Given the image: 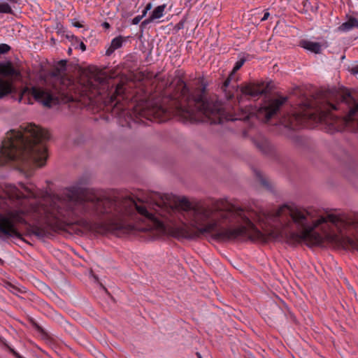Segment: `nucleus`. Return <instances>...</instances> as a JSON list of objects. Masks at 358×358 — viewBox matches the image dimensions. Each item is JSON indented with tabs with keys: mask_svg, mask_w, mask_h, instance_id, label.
Returning a JSON list of instances; mask_svg holds the SVG:
<instances>
[{
	"mask_svg": "<svg viewBox=\"0 0 358 358\" xmlns=\"http://www.w3.org/2000/svg\"><path fill=\"white\" fill-rule=\"evenodd\" d=\"M15 90L12 80L0 78V99L15 92Z\"/></svg>",
	"mask_w": 358,
	"mask_h": 358,
	"instance_id": "9d476101",
	"label": "nucleus"
},
{
	"mask_svg": "<svg viewBox=\"0 0 358 358\" xmlns=\"http://www.w3.org/2000/svg\"><path fill=\"white\" fill-rule=\"evenodd\" d=\"M72 52V49L71 48H69L68 50V54L70 55Z\"/></svg>",
	"mask_w": 358,
	"mask_h": 358,
	"instance_id": "72a5a7b5",
	"label": "nucleus"
},
{
	"mask_svg": "<svg viewBox=\"0 0 358 358\" xmlns=\"http://www.w3.org/2000/svg\"><path fill=\"white\" fill-rule=\"evenodd\" d=\"M29 95H31L36 101L49 108L52 106V103H56L57 101L56 97L50 90L41 87H24L20 93L19 101H22L25 96Z\"/></svg>",
	"mask_w": 358,
	"mask_h": 358,
	"instance_id": "39448f33",
	"label": "nucleus"
},
{
	"mask_svg": "<svg viewBox=\"0 0 358 358\" xmlns=\"http://www.w3.org/2000/svg\"><path fill=\"white\" fill-rule=\"evenodd\" d=\"M0 262H1V259H0Z\"/></svg>",
	"mask_w": 358,
	"mask_h": 358,
	"instance_id": "58836bf2",
	"label": "nucleus"
},
{
	"mask_svg": "<svg viewBox=\"0 0 358 358\" xmlns=\"http://www.w3.org/2000/svg\"><path fill=\"white\" fill-rule=\"evenodd\" d=\"M10 3H17V0H8Z\"/></svg>",
	"mask_w": 358,
	"mask_h": 358,
	"instance_id": "f704fd0d",
	"label": "nucleus"
},
{
	"mask_svg": "<svg viewBox=\"0 0 358 358\" xmlns=\"http://www.w3.org/2000/svg\"><path fill=\"white\" fill-rule=\"evenodd\" d=\"M355 28H358V20L354 17H350V18L345 22L342 23L338 29L340 31H349Z\"/></svg>",
	"mask_w": 358,
	"mask_h": 358,
	"instance_id": "4468645a",
	"label": "nucleus"
},
{
	"mask_svg": "<svg viewBox=\"0 0 358 358\" xmlns=\"http://www.w3.org/2000/svg\"><path fill=\"white\" fill-rule=\"evenodd\" d=\"M9 351L16 357V358H22V357L13 348L10 347H8Z\"/></svg>",
	"mask_w": 358,
	"mask_h": 358,
	"instance_id": "412c9836",
	"label": "nucleus"
},
{
	"mask_svg": "<svg viewBox=\"0 0 358 358\" xmlns=\"http://www.w3.org/2000/svg\"><path fill=\"white\" fill-rule=\"evenodd\" d=\"M328 101L324 109L316 114L310 108L303 111H296L285 120V127L299 129L308 126V122L320 121L330 127L331 131H339L341 125L358 126V102L352 96L348 89L332 88L327 92Z\"/></svg>",
	"mask_w": 358,
	"mask_h": 358,
	"instance_id": "f03ea898",
	"label": "nucleus"
},
{
	"mask_svg": "<svg viewBox=\"0 0 358 358\" xmlns=\"http://www.w3.org/2000/svg\"><path fill=\"white\" fill-rule=\"evenodd\" d=\"M102 26L104 27V28H109L110 27V24L108 22H104L103 24H102Z\"/></svg>",
	"mask_w": 358,
	"mask_h": 358,
	"instance_id": "c756f323",
	"label": "nucleus"
},
{
	"mask_svg": "<svg viewBox=\"0 0 358 358\" xmlns=\"http://www.w3.org/2000/svg\"><path fill=\"white\" fill-rule=\"evenodd\" d=\"M148 12V11L144 8V10L142 12V15H140V16H142V18L144 17L147 15Z\"/></svg>",
	"mask_w": 358,
	"mask_h": 358,
	"instance_id": "7c9ffc66",
	"label": "nucleus"
},
{
	"mask_svg": "<svg viewBox=\"0 0 358 358\" xmlns=\"http://www.w3.org/2000/svg\"><path fill=\"white\" fill-rule=\"evenodd\" d=\"M196 355H197V357H198L199 358H201V355H200L199 352H197V353H196Z\"/></svg>",
	"mask_w": 358,
	"mask_h": 358,
	"instance_id": "4c0bfd02",
	"label": "nucleus"
},
{
	"mask_svg": "<svg viewBox=\"0 0 358 358\" xmlns=\"http://www.w3.org/2000/svg\"><path fill=\"white\" fill-rule=\"evenodd\" d=\"M10 49V47L5 43L0 44V54H4L8 52Z\"/></svg>",
	"mask_w": 358,
	"mask_h": 358,
	"instance_id": "6ab92c4d",
	"label": "nucleus"
},
{
	"mask_svg": "<svg viewBox=\"0 0 358 358\" xmlns=\"http://www.w3.org/2000/svg\"><path fill=\"white\" fill-rule=\"evenodd\" d=\"M152 3H150H150H148L145 6V9L146 10L149 11L150 10H151V9H152Z\"/></svg>",
	"mask_w": 358,
	"mask_h": 358,
	"instance_id": "cd10ccee",
	"label": "nucleus"
},
{
	"mask_svg": "<svg viewBox=\"0 0 358 358\" xmlns=\"http://www.w3.org/2000/svg\"><path fill=\"white\" fill-rule=\"evenodd\" d=\"M124 87L123 83L117 84L113 89L111 87L108 94V103L113 104L111 114L118 119V122L122 127H132V123L137 122L138 117H134L133 113L124 108L120 103V98L124 99Z\"/></svg>",
	"mask_w": 358,
	"mask_h": 358,
	"instance_id": "20e7f679",
	"label": "nucleus"
},
{
	"mask_svg": "<svg viewBox=\"0 0 358 358\" xmlns=\"http://www.w3.org/2000/svg\"><path fill=\"white\" fill-rule=\"evenodd\" d=\"M123 42V38L121 36H119L115 38H113L111 41L110 45L113 47V50H117L122 47Z\"/></svg>",
	"mask_w": 358,
	"mask_h": 358,
	"instance_id": "f3484780",
	"label": "nucleus"
},
{
	"mask_svg": "<svg viewBox=\"0 0 358 358\" xmlns=\"http://www.w3.org/2000/svg\"><path fill=\"white\" fill-rule=\"evenodd\" d=\"M9 351L16 357V358H22V357L13 348L10 347H8Z\"/></svg>",
	"mask_w": 358,
	"mask_h": 358,
	"instance_id": "5701e85b",
	"label": "nucleus"
},
{
	"mask_svg": "<svg viewBox=\"0 0 358 358\" xmlns=\"http://www.w3.org/2000/svg\"><path fill=\"white\" fill-rule=\"evenodd\" d=\"M66 63L67 60L66 59H62L59 61L52 72V76L54 77H57L59 76L62 73L65 72L66 70Z\"/></svg>",
	"mask_w": 358,
	"mask_h": 358,
	"instance_id": "2eb2a0df",
	"label": "nucleus"
},
{
	"mask_svg": "<svg viewBox=\"0 0 358 358\" xmlns=\"http://www.w3.org/2000/svg\"><path fill=\"white\" fill-rule=\"evenodd\" d=\"M9 286H10L13 289L17 290V289L15 286H13L11 285H9Z\"/></svg>",
	"mask_w": 358,
	"mask_h": 358,
	"instance_id": "c9c22d12",
	"label": "nucleus"
},
{
	"mask_svg": "<svg viewBox=\"0 0 358 358\" xmlns=\"http://www.w3.org/2000/svg\"><path fill=\"white\" fill-rule=\"evenodd\" d=\"M141 20H142V16L138 15L132 20L131 23L133 24H138L141 22Z\"/></svg>",
	"mask_w": 358,
	"mask_h": 358,
	"instance_id": "aec40b11",
	"label": "nucleus"
},
{
	"mask_svg": "<svg viewBox=\"0 0 358 358\" xmlns=\"http://www.w3.org/2000/svg\"><path fill=\"white\" fill-rule=\"evenodd\" d=\"M0 13L13 14V11L8 3H0Z\"/></svg>",
	"mask_w": 358,
	"mask_h": 358,
	"instance_id": "a211bd4d",
	"label": "nucleus"
},
{
	"mask_svg": "<svg viewBox=\"0 0 358 358\" xmlns=\"http://www.w3.org/2000/svg\"><path fill=\"white\" fill-rule=\"evenodd\" d=\"M90 89L93 90H96L99 94H101V90H109L110 85L108 83V80L106 77L101 75H95L94 78V81L91 79L88 80Z\"/></svg>",
	"mask_w": 358,
	"mask_h": 358,
	"instance_id": "1a4fd4ad",
	"label": "nucleus"
},
{
	"mask_svg": "<svg viewBox=\"0 0 358 358\" xmlns=\"http://www.w3.org/2000/svg\"><path fill=\"white\" fill-rule=\"evenodd\" d=\"M264 83H245L240 86L241 95L238 97L240 103L243 96L258 98L266 93V90L263 87Z\"/></svg>",
	"mask_w": 358,
	"mask_h": 358,
	"instance_id": "423d86ee",
	"label": "nucleus"
},
{
	"mask_svg": "<svg viewBox=\"0 0 358 358\" xmlns=\"http://www.w3.org/2000/svg\"><path fill=\"white\" fill-rule=\"evenodd\" d=\"M166 7V4L157 6L152 12L150 16L143 20L141 24V28L143 29L147 24L157 19H159L164 15V10Z\"/></svg>",
	"mask_w": 358,
	"mask_h": 358,
	"instance_id": "f8f14e48",
	"label": "nucleus"
},
{
	"mask_svg": "<svg viewBox=\"0 0 358 358\" xmlns=\"http://www.w3.org/2000/svg\"><path fill=\"white\" fill-rule=\"evenodd\" d=\"M169 102L166 106L147 104L138 115L147 119L157 118L168 113H174L185 122H208L222 124L224 121L250 120L257 118L268 122L277 115L282 106L287 101L286 97L270 99L265 101L261 107L241 108L238 113L231 114L225 110L222 103L215 95L208 96L206 87L191 92L185 81L178 78L176 81L174 93L164 101Z\"/></svg>",
	"mask_w": 358,
	"mask_h": 358,
	"instance_id": "f257e3e1",
	"label": "nucleus"
},
{
	"mask_svg": "<svg viewBox=\"0 0 358 358\" xmlns=\"http://www.w3.org/2000/svg\"><path fill=\"white\" fill-rule=\"evenodd\" d=\"M255 174L256 176V178L257 180L259 182V183L266 189L271 190V185L268 180V179L265 177L261 171L258 170L254 171Z\"/></svg>",
	"mask_w": 358,
	"mask_h": 358,
	"instance_id": "dca6fc26",
	"label": "nucleus"
},
{
	"mask_svg": "<svg viewBox=\"0 0 358 358\" xmlns=\"http://www.w3.org/2000/svg\"><path fill=\"white\" fill-rule=\"evenodd\" d=\"M132 14H133V13H127L122 14V16H123L124 17H128L129 16L132 15Z\"/></svg>",
	"mask_w": 358,
	"mask_h": 358,
	"instance_id": "2f4dec72",
	"label": "nucleus"
},
{
	"mask_svg": "<svg viewBox=\"0 0 358 358\" xmlns=\"http://www.w3.org/2000/svg\"><path fill=\"white\" fill-rule=\"evenodd\" d=\"M196 355H197V357H198L199 358H201V355H200L199 352H197V353H196Z\"/></svg>",
	"mask_w": 358,
	"mask_h": 358,
	"instance_id": "e433bc0d",
	"label": "nucleus"
},
{
	"mask_svg": "<svg viewBox=\"0 0 358 358\" xmlns=\"http://www.w3.org/2000/svg\"><path fill=\"white\" fill-rule=\"evenodd\" d=\"M253 143L257 148L262 153L268 155L273 151V147L270 142L264 137L259 136L253 140Z\"/></svg>",
	"mask_w": 358,
	"mask_h": 358,
	"instance_id": "9b49d317",
	"label": "nucleus"
},
{
	"mask_svg": "<svg viewBox=\"0 0 358 358\" xmlns=\"http://www.w3.org/2000/svg\"><path fill=\"white\" fill-rule=\"evenodd\" d=\"M270 15L268 12H266L264 14L263 17L262 18V21H265L268 19V16Z\"/></svg>",
	"mask_w": 358,
	"mask_h": 358,
	"instance_id": "a878e982",
	"label": "nucleus"
},
{
	"mask_svg": "<svg viewBox=\"0 0 358 358\" xmlns=\"http://www.w3.org/2000/svg\"><path fill=\"white\" fill-rule=\"evenodd\" d=\"M245 62V58H241L238 61H237L233 68L232 72L222 84V90L225 94V97L229 101L231 100L234 97V94L233 92H231V90L234 91L235 87L234 84H231L232 77L234 76V73L239 70L243 66Z\"/></svg>",
	"mask_w": 358,
	"mask_h": 358,
	"instance_id": "0eeeda50",
	"label": "nucleus"
},
{
	"mask_svg": "<svg viewBox=\"0 0 358 358\" xmlns=\"http://www.w3.org/2000/svg\"><path fill=\"white\" fill-rule=\"evenodd\" d=\"M9 351L16 357V358H22V357L13 348L10 347H8Z\"/></svg>",
	"mask_w": 358,
	"mask_h": 358,
	"instance_id": "4be33fe9",
	"label": "nucleus"
},
{
	"mask_svg": "<svg viewBox=\"0 0 358 358\" xmlns=\"http://www.w3.org/2000/svg\"><path fill=\"white\" fill-rule=\"evenodd\" d=\"M115 50H113V47L110 45L108 49L106 50V55H110Z\"/></svg>",
	"mask_w": 358,
	"mask_h": 358,
	"instance_id": "393cba45",
	"label": "nucleus"
},
{
	"mask_svg": "<svg viewBox=\"0 0 358 358\" xmlns=\"http://www.w3.org/2000/svg\"><path fill=\"white\" fill-rule=\"evenodd\" d=\"M73 24L74 27H78V28L83 27V25L79 22H74V23H73Z\"/></svg>",
	"mask_w": 358,
	"mask_h": 358,
	"instance_id": "c85d7f7f",
	"label": "nucleus"
},
{
	"mask_svg": "<svg viewBox=\"0 0 358 358\" xmlns=\"http://www.w3.org/2000/svg\"><path fill=\"white\" fill-rule=\"evenodd\" d=\"M0 75L8 78H19L21 77V72L14 67L10 61L0 62Z\"/></svg>",
	"mask_w": 358,
	"mask_h": 358,
	"instance_id": "6e6552de",
	"label": "nucleus"
},
{
	"mask_svg": "<svg viewBox=\"0 0 358 358\" xmlns=\"http://www.w3.org/2000/svg\"><path fill=\"white\" fill-rule=\"evenodd\" d=\"M21 128L25 134L14 129L7 132L0 148V165L16 162L24 168L44 166L48 153L43 142L49 140V131L34 124Z\"/></svg>",
	"mask_w": 358,
	"mask_h": 358,
	"instance_id": "7ed1b4c3",
	"label": "nucleus"
},
{
	"mask_svg": "<svg viewBox=\"0 0 358 358\" xmlns=\"http://www.w3.org/2000/svg\"><path fill=\"white\" fill-rule=\"evenodd\" d=\"M33 324L34 325V327L37 329H41V327H39L38 324H37L36 322H33Z\"/></svg>",
	"mask_w": 358,
	"mask_h": 358,
	"instance_id": "473e14b6",
	"label": "nucleus"
},
{
	"mask_svg": "<svg viewBox=\"0 0 358 358\" xmlns=\"http://www.w3.org/2000/svg\"><path fill=\"white\" fill-rule=\"evenodd\" d=\"M299 45L301 48L315 54L320 53L322 50L321 44L318 42H313L308 40H301L299 43Z\"/></svg>",
	"mask_w": 358,
	"mask_h": 358,
	"instance_id": "ddd939ff",
	"label": "nucleus"
},
{
	"mask_svg": "<svg viewBox=\"0 0 358 358\" xmlns=\"http://www.w3.org/2000/svg\"><path fill=\"white\" fill-rule=\"evenodd\" d=\"M351 73L354 75H356L358 73V65L355 66H353L351 70H350Z\"/></svg>",
	"mask_w": 358,
	"mask_h": 358,
	"instance_id": "b1692460",
	"label": "nucleus"
},
{
	"mask_svg": "<svg viewBox=\"0 0 358 358\" xmlns=\"http://www.w3.org/2000/svg\"><path fill=\"white\" fill-rule=\"evenodd\" d=\"M79 46H80V48L83 50V51H85L86 50V45L84 44L83 42L80 41V44H79Z\"/></svg>",
	"mask_w": 358,
	"mask_h": 358,
	"instance_id": "bb28decb",
	"label": "nucleus"
}]
</instances>
